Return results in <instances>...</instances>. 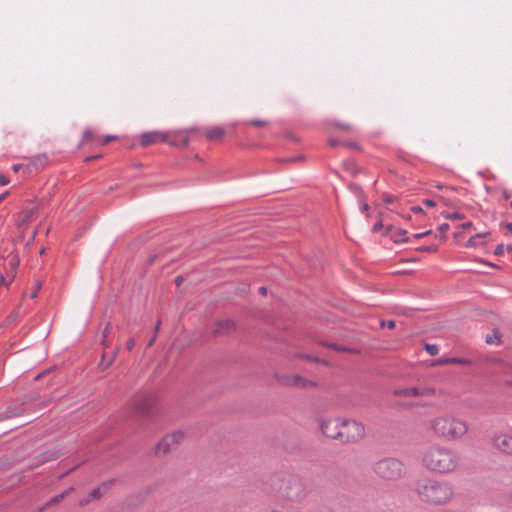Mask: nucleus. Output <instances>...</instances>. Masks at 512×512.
<instances>
[{
	"instance_id": "34",
	"label": "nucleus",
	"mask_w": 512,
	"mask_h": 512,
	"mask_svg": "<svg viewBox=\"0 0 512 512\" xmlns=\"http://www.w3.org/2000/svg\"><path fill=\"white\" fill-rule=\"evenodd\" d=\"M93 138V132L90 129H86L83 133V141H88Z\"/></svg>"
},
{
	"instance_id": "47",
	"label": "nucleus",
	"mask_w": 512,
	"mask_h": 512,
	"mask_svg": "<svg viewBox=\"0 0 512 512\" xmlns=\"http://www.w3.org/2000/svg\"><path fill=\"white\" fill-rule=\"evenodd\" d=\"M110 327H111V325L107 324L106 327L104 328V330H103V337L104 338L108 337V334H109V331H110Z\"/></svg>"
},
{
	"instance_id": "12",
	"label": "nucleus",
	"mask_w": 512,
	"mask_h": 512,
	"mask_svg": "<svg viewBox=\"0 0 512 512\" xmlns=\"http://www.w3.org/2000/svg\"><path fill=\"white\" fill-rule=\"evenodd\" d=\"M169 133L165 132H146L143 133L140 137V143L142 146L147 147L152 144L162 143L168 141Z\"/></svg>"
},
{
	"instance_id": "13",
	"label": "nucleus",
	"mask_w": 512,
	"mask_h": 512,
	"mask_svg": "<svg viewBox=\"0 0 512 512\" xmlns=\"http://www.w3.org/2000/svg\"><path fill=\"white\" fill-rule=\"evenodd\" d=\"M168 143L172 146L185 148L189 144L188 131L180 130L175 132H168Z\"/></svg>"
},
{
	"instance_id": "58",
	"label": "nucleus",
	"mask_w": 512,
	"mask_h": 512,
	"mask_svg": "<svg viewBox=\"0 0 512 512\" xmlns=\"http://www.w3.org/2000/svg\"><path fill=\"white\" fill-rule=\"evenodd\" d=\"M160 325H161V322H160V321H158V322L156 323V325H155V328H154V332H155V334L159 331Z\"/></svg>"
},
{
	"instance_id": "6",
	"label": "nucleus",
	"mask_w": 512,
	"mask_h": 512,
	"mask_svg": "<svg viewBox=\"0 0 512 512\" xmlns=\"http://www.w3.org/2000/svg\"><path fill=\"white\" fill-rule=\"evenodd\" d=\"M339 429V442L344 444L358 442L365 436L364 425L355 420L341 419Z\"/></svg>"
},
{
	"instance_id": "31",
	"label": "nucleus",
	"mask_w": 512,
	"mask_h": 512,
	"mask_svg": "<svg viewBox=\"0 0 512 512\" xmlns=\"http://www.w3.org/2000/svg\"><path fill=\"white\" fill-rule=\"evenodd\" d=\"M42 285L41 282L37 281L35 284V289L30 293V298L35 299L38 295V291L41 289Z\"/></svg>"
},
{
	"instance_id": "45",
	"label": "nucleus",
	"mask_w": 512,
	"mask_h": 512,
	"mask_svg": "<svg viewBox=\"0 0 512 512\" xmlns=\"http://www.w3.org/2000/svg\"><path fill=\"white\" fill-rule=\"evenodd\" d=\"M431 233V230H428V231H425V232H422V233H417L414 235V238H421V237H424V236H427Z\"/></svg>"
},
{
	"instance_id": "4",
	"label": "nucleus",
	"mask_w": 512,
	"mask_h": 512,
	"mask_svg": "<svg viewBox=\"0 0 512 512\" xmlns=\"http://www.w3.org/2000/svg\"><path fill=\"white\" fill-rule=\"evenodd\" d=\"M431 428L435 435L447 441L459 440L468 431L467 423L464 420L449 415L433 418Z\"/></svg>"
},
{
	"instance_id": "10",
	"label": "nucleus",
	"mask_w": 512,
	"mask_h": 512,
	"mask_svg": "<svg viewBox=\"0 0 512 512\" xmlns=\"http://www.w3.org/2000/svg\"><path fill=\"white\" fill-rule=\"evenodd\" d=\"M154 405V398L152 395H144L136 398L133 402V410L136 414L148 417L151 414Z\"/></svg>"
},
{
	"instance_id": "3",
	"label": "nucleus",
	"mask_w": 512,
	"mask_h": 512,
	"mask_svg": "<svg viewBox=\"0 0 512 512\" xmlns=\"http://www.w3.org/2000/svg\"><path fill=\"white\" fill-rule=\"evenodd\" d=\"M271 487L281 497L292 501L302 502L308 496L306 481L295 474L278 473L271 478Z\"/></svg>"
},
{
	"instance_id": "64",
	"label": "nucleus",
	"mask_w": 512,
	"mask_h": 512,
	"mask_svg": "<svg viewBox=\"0 0 512 512\" xmlns=\"http://www.w3.org/2000/svg\"><path fill=\"white\" fill-rule=\"evenodd\" d=\"M506 228L512 232V223H507Z\"/></svg>"
},
{
	"instance_id": "57",
	"label": "nucleus",
	"mask_w": 512,
	"mask_h": 512,
	"mask_svg": "<svg viewBox=\"0 0 512 512\" xmlns=\"http://www.w3.org/2000/svg\"><path fill=\"white\" fill-rule=\"evenodd\" d=\"M8 194H9V192H8V191H6V192L2 193V194L0 195V202H1L2 200H4V199L7 197V195H8Z\"/></svg>"
},
{
	"instance_id": "39",
	"label": "nucleus",
	"mask_w": 512,
	"mask_h": 512,
	"mask_svg": "<svg viewBox=\"0 0 512 512\" xmlns=\"http://www.w3.org/2000/svg\"><path fill=\"white\" fill-rule=\"evenodd\" d=\"M10 265H11V268L12 269H16L19 265V260L17 258V256H13L10 260Z\"/></svg>"
},
{
	"instance_id": "8",
	"label": "nucleus",
	"mask_w": 512,
	"mask_h": 512,
	"mask_svg": "<svg viewBox=\"0 0 512 512\" xmlns=\"http://www.w3.org/2000/svg\"><path fill=\"white\" fill-rule=\"evenodd\" d=\"M183 437L184 434L181 431H176L164 436L156 447L157 453L166 454L170 452Z\"/></svg>"
},
{
	"instance_id": "20",
	"label": "nucleus",
	"mask_w": 512,
	"mask_h": 512,
	"mask_svg": "<svg viewBox=\"0 0 512 512\" xmlns=\"http://www.w3.org/2000/svg\"><path fill=\"white\" fill-rule=\"evenodd\" d=\"M487 344L497 345L501 342V334L497 330H493L492 334H488L485 338Z\"/></svg>"
},
{
	"instance_id": "5",
	"label": "nucleus",
	"mask_w": 512,
	"mask_h": 512,
	"mask_svg": "<svg viewBox=\"0 0 512 512\" xmlns=\"http://www.w3.org/2000/svg\"><path fill=\"white\" fill-rule=\"evenodd\" d=\"M373 471L383 480L396 481L406 474V467L400 459L386 457L374 463Z\"/></svg>"
},
{
	"instance_id": "29",
	"label": "nucleus",
	"mask_w": 512,
	"mask_h": 512,
	"mask_svg": "<svg viewBox=\"0 0 512 512\" xmlns=\"http://www.w3.org/2000/svg\"><path fill=\"white\" fill-rule=\"evenodd\" d=\"M334 125L337 126L340 129H342V130H345V131H351L353 129V126L351 124H348V123L336 122V123H334Z\"/></svg>"
},
{
	"instance_id": "7",
	"label": "nucleus",
	"mask_w": 512,
	"mask_h": 512,
	"mask_svg": "<svg viewBox=\"0 0 512 512\" xmlns=\"http://www.w3.org/2000/svg\"><path fill=\"white\" fill-rule=\"evenodd\" d=\"M493 448L501 453L512 455V432L510 429L495 431L491 437Z\"/></svg>"
},
{
	"instance_id": "41",
	"label": "nucleus",
	"mask_w": 512,
	"mask_h": 512,
	"mask_svg": "<svg viewBox=\"0 0 512 512\" xmlns=\"http://www.w3.org/2000/svg\"><path fill=\"white\" fill-rule=\"evenodd\" d=\"M134 345H135V341H134V339H133V338H130V339L127 341V343H126V348H127L128 350H132V349H133V347H134Z\"/></svg>"
},
{
	"instance_id": "62",
	"label": "nucleus",
	"mask_w": 512,
	"mask_h": 512,
	"mask_svg": "<svg viewBox=\"0 0 512 512\" xmlns=\"http://www.w3.org/2000/svg\"><path fill=\"white\" fill-rule=\"evenodd\" d=\"M20 168H21V165H20V164H15V165L13 166V170H14L15 172H18Z\"/></svg>"
},
{
	"instance_id": "15",
	"label": "nucleus",
	"mask_w": 512,
	"mask_h": 512,
	"mask_svg": "<svg viewBox=\"0 0 512 512\" xmlns=\"http://www.w3.org/2000/svg\"><path fill=\"white\" fill-rule=\"evenodd\" d=\"M114 480L111 479L109 481L103 482L100 486L94 488L90 493L89 496L92 500L100 498L113 484Z\"/></svg>"
},
{
	"instance_id": "38",
	"label": "nucleus",
	"mask_w": 512,
	"mask_h": 512,
	"mask_svg": "<svg viewBox=\"0 0 512 512\" xmlns=\"http://www.w3.org/2000/svg\"><path fill=\"white\" fill-rule=\"evenodd\" d=\"M449 229V225L447 223H443L442 225L439 226L438 230L440 231V234H441V237L444 238V234L446 233V231Z\"/></svg>"
},
{
	"instance_id": "60",
	"label": "nucleus",
	"mask_w": 512,
	"mask_h": 512,
	"mask_svg": "<svg viewBox=\"0 0 512 512\" xmlns=\"http://www.w3.org/2000/svg\"><path fill=\"white\" fill-rule=\"evenodd\" d=\"M381 226H382L381 223L374 224L373 231H377Z\"/></svg>"
},
{
	"instance_id": "36",
	"label": "nucleus",
	"mask_w": 512,
	"mask_h": 512,
	"mask_svg": "<svg viewBox=\"0 0 512 512\" xmlns=\"http://www.w3.org/2000/svg\"><path fill=\"white\" fill-rule=\"evenodd\" d=\"M341 145L349 147V148H353V149H360L359 145L353 141L342 142Z\"/></svg>"
},
{
	"instance_id": "43",
	"label": "nucleus",
	"mask_w": 512,
	"mask_h": 512,
	"mask_svg": "<svg viewBox=\"0 0 512 512\" xmlns=\"http://www.w3.org/2000/svg\"><path fill=\"white\" fill-rule=\"evenodd\" d=\"M115 139H116L115 135H106L104 138L103 144H107L108 142L115 140Z\"/></svg>"
},
{
	"instance_id": "51",
	"label": "nucleus",
	"mask_w": 512,
	"mask_h": 512,
	"mask_svg": "<svg viewBox=\"0 0 512 512\" xmlns=\"http://www.w3.org/2000/svg\"><path fill=\"white\" fill-rule=\"evenodd\" d=\"M251 124L255 125V126H262L265 123L263 121H260V120H253V121H251Z\"/></svg>"
},
{
	"instance_id": "54",
	"label": "nucleus",
	"mask_w": 512,
	"mask_h": 512,
	"mask_svg": "<svg viewBox=\"0 0 512 512\" xmlns=\"http://www.w3.org/2000/svg\"><path fill=\"white\" fill-rule=\"evenodd\" d=\"M503 198L505 200H509L510 199V193L506 190L503 191Z\"/></svg>"
},
{
	"instance_id": "21",
	"label": "nucleus",
	"mask_w": 512,
	"mask_h": 512,
	"mask_svg": "<svg viewBox=\"0 0 512 512\" xmlns=\"http://www.w3.org/2000/svg\"><path fill=\"white\" fill-rule=\"evenodd\" d=\"M489 233L488 232H485V233H478L472 237H470L468 239V241L466 242V247H475V246H478L480 245V239L485 237L486 235H488Z\"/></svg>"
},
{
	"instance_id": "18",
	"label": "nucleus",
	"mask_w": 512,
	"mask_h": 512,
	"mask_svg": "<svg viewBox=\"0 0 512 512\" xmlns=\"http://www.w3.org/2000/svg\"><path fill=\"white\" fill-rule=\"evenodd\" d=\"M61 453L59 451H47L40 455L37 465L43 464L59 458Z\"/></svg>"
},
{
	"instance_id": "25",
	"label": "nucleus",
	"mask_w": 512,
	"mask_h": 512,
	"mask_svg": "<svg viewBox=\"0 0 512 512\" xmlns=\"http://www.w3.org/2000/svg\"><path fill=\"white\" fill-rule=\"evenodd\" d=\"M407 231L406 230H398L397 232H395L392 236L394 242L396 243H403V242H407L408 241V238L405 237Z\"/></svg>"
},
{
	"instance_id": "50",
	"label": "nucleus",
	"mask_w": 512,
	"mask_h": 512,
	"mask_svg": "<svg viewBox=\"0 0 512 512\" xmlns=\"http://www.w3.org/2000/svg\"><path fill=\"white\" fill-rule=\"evenodd\" d=\"M183 280H184V279H183V277H182V276H177V277L175 278V283H176V285H177V286H180V285H181V283L183 282Z\"/></svg>"
},
{
	"instance_id": "42",
	"label": "nucleus",
	"mask_w": 512,
	"mask_h": 512,
	"mask_svg": "<svg viewBox=\"0 0 512 512\" xmlns=\"http://www.w3.org/2000/svg\"><path fill=\"white\" fill-rule=\"evenodd\" d=\"M341 143H342V142H339L337 139H334V138H331V139H329V141H328V144H329L330 146H332V147H335V146H337V145H339V144H341Z\"/></svg>"
},
{
	"instance_id": "23",
	"label": "nucleus",
	"mask_w": 512,
	"mask_h": 512,
	"mask_svg": "<svg viewBox=\"0 0 512 512\" xmlns=\"http://www.w3.org/2000/svg\"><path fill=\"white\" fill-rule=\"evenodd\" d=\"M118 350H119V348H116L113 355L110 357V360H108L107 362H105V354L102 355V360H101V363L99 364V368L101 370H103V371L106 370L113 363V361L116 358Z\"/></svg>"
},
{
	"instance_id": "49",
	"label": "nucleus",
	"mask_w": 512,
	"mask_h": 512,
	"mask_svg": "<svg viewBox=\"0 0 512 512\" xmlns=\"http://www.w3.org/2000/svg\"><path fill=\"white\" fill-rule=\"evenodd\" d=\"M73 491V487H69L68 489H66L64 492H62L60 495H63V499L68 495L70 494L71 492Z\"/></svg>"
},
{
	"instance_id": "30",
	"label": "nucleus",
	"mask_w": 512,
	"mask_h": 512,
	"mask_svg": "<svg viewBox=\"0 0 512 512\" xmlns=\"http://www.w3.org/2000/svg\"><path fill=\"white\" fill-rule=\"evenodd\" d=\"M18 318V312H12L10 313L7 318H6V322H5V325H9L11 324L12 322H14L16 319Z\"/></svg>"
},
{
	"instance_id": "17",
	"label": "nucleus",
	"mask_w": 512,
	"mask_h": 512,
	"mask_svg": "<svg viewBox=\"0 0 512 512\" xmlns=\"http://www.w3.org/2000/svg\"><path fill=\"white\" fill-rule=\"evenodd\" d=\"M225 130L222 127H212L206 132V137L209 140H217L224 136Z\"/></svg>"
},
{
	"instance_id": "16",
	"label": "nucleus",
	"mask_w": 512,
	"mask_h": 512,
	"mask_svg": "<svg viewBox=\"0 0 512 512\" xmlns=\"http://www.w3.org/2000/svg\"><path fill=\"white\" fill-rule=\"evenodd\" d=\"M287 384L294 385V386H300V387L315 386L314 382L306 380L298 375L293 376L292 379L287 382Z\"/></svg>"
},
{
	"instance_id": "11",
	"label": "nucleus",
	"mask_w": 512,
	"mask_h": 512,
	"mask_svg": "<svg viewBox=\"0 0 512 512\" xmlns=\"http://www.w3.org/2000/svg\"><path fill=\"white\" fill-rule=\"evenodd\" d=\"M340 421L341 418L322 420L320 423V429L323 435L328 438L338 440L340 438Z\"/></svg>"
},
{
	"instance_id": "63",
	"label": "nucleus",
	"mask_w": 512,
	"mask_h": 512,
	"mask_svg": "<svg viewBox=\"0 0 512 512\" xmlns=\"http://www.w3.org/2000/svg\"><path fill=\"white\" fill-rule=\"evenodd\" d=\"M271 512H298V511H295V510H288V511H284V510H272Z\"/></svg>"
},
{
	"instance_id": "24",
	"label": "nucleus",
	"mask_w": 512,
	"mask_h": 512,
	"mask_svg": "<svg viewBox=\"0 0 512 512\" xmlns=\"http://www.w3.org/2000/svg\"><path fill=\"white\" fill-rule=\"evenodd\" d=\"M442 363L468 365V364H470V360H468L466 358L452 357V358H447L446 360L442 361Z\"/></svg>"
},
{
	"instance_id": "61",
	"label": "nucleus",
	"mask_w": 512,
	"mask_h": 512,
	"mask_svg": "<svg viewBox=\"0 0 512 512\" xmlns=\"http://www.w3.org/2000/svg\"><path fill=\"white\" fill-rule=\"evenodd\" d=\"M505 250H507L508 253L512 254V244L511 245H507L505 247Z\"/></svg>"
},
{
	"instance_id": "22",
	"label": "nucleus",
	"mask_w": 512,
	"mask_h": 512,
	"mask_svg": "<svg viewBox=\"0 0 512 512\" xmlns=\"http://www.w3.org/2000/svg\"><path fill=\"white\" fill-rule=\"evenodd\" d=\"M23 409L21 405L9 406L6 411V418L15 417L22 413Z\"/></svg>"
},
{
	"instance_id": "1",
	"label": "nucleus",
	"mask_w": 512,
	"mask_h": 512,
	"mask_svg": "<svg viewBox=\"0 0 512 512\" xmlns=\"http://www.w3.org/2000/svg\"><path fill=\"white\" fill-rule=\"evenodd\" d=\"M413 490L418 500L428 506H446L455 497L454 485L450 481L429 476L417 479Z\"/></svg>"
},
{
	"instance_id": "44",
	"label": "nucleus",
	"mask_w": 512,
	"mask_h": 512,
	"mask_svg": "<svg viewBox=\"0 0 512 512\" xmlns=\"http://www.w3.org/2000/svg\"><path fill=\"white\" fill-rule=\"evenodd\" d=\"M411 211H412L413 213H416V214L423 213V209H422V207H420V206H413V207L411 208Z\"/></svg>"
},
{
	"instance_id": "53",
	"label": "nucleus",
	"mask_w": 512,
	"mask_h": 512,
	"mask_svg": "<svg viewBox=\"0 0 512 512\" xmlns=\"http://www.w3.org/2000/svg\"><path fill=\"white\" fill-rule=\"evenodd\" d=\"M259 292L262 294V295H266L267 293V288L265 286H261L259 288Z\"/></svg>"
},
{
	"instance_id": "46",
	"label": "nucleus",
	"mask_w": 512,
	"mask_h": 512,
	"mask_svg": "<svg viewBox=\"0 0 512 512\" xmlns=\"http://www.w3.org/2000/svg\"><path fill=\"white\" fill-rule=\"evenodd\" d=\"M423 203L428 207H434L436 205L435 202L431 199H425Z\"/></svg>"
},
{
	"instance_id": "32",
	"label": "nucleus",
	"mask_w": 512,
	"mask_h": 512,
	"mask_svg": "<svg viewBox=\"0 0 512 512\" xmlns=\"http://www.w3.org/2000/svg\"><path fill=\"white\" fill-rule=\"evenodd\" d=\"M445 217L448 219H451V220H459V219L463 218V215L458 212H453V213H448L447 215H445Z\"/></svg>"
},
{
	"instance_id": "40",
	"label": "nucleus",
	"mask_w": 512,
	"mask_h": 512,
	"mask_svg": "<svg viewBox=\"0 0 512 512\" xmlns=\"http://www.w3.org/2000/svg\"><path fill=\"white\" fill-rule=\"evenodd\" d=\"M10 180L5 175L0 174V185L4 186L9 184Z\"/></svg>"
},
{
	"instance_id": "48",
	"label": "nucleus",
	"mask_w": 512,
	"mask_h": 512,
	"mask_svg": "<svg viewBox=\"0 0 512 512\" xmlns=\"http://www.w3.org/2000/svg\"><path fill=\"white\" fill-rule=\"evenodd\" d=\"M350 189L355 192V193H361V189L360 187H358L357 185H350Z\"/></svg>"
},
{
	"instance_id": "27",
	"label": "nucleus",
	"mask_w": 512,
	"mask_h": 512,
	"mask_svg": "<svg viewBox=\"0 0 512 512\" xmlns=\"http://www.w3.org/2000/svg\"><path fill=\"white\" fill-rule=\"evenodd\" d=\"M424 348L427 351V353L429 355H431V356H435L439 352V348H438V346L436 344H428V343H426L424 345Z\"/></svg>"
},
{
	"instance_id": "14",
	"label": "nucleus",
	"mask_w": 512,
	"mask_h": 512,
	"mask_svg": "<svg viewBox=\"0 0 512 512\" xmlns=\"http://www.w3.org/2000/svg\"><path fill=\"white\" fill-rule=\"evenodd\" d=\"M235 329V323L230 319H224L217 321L213 328V334L223 335L227 334Z\"/></svg>"
},
{
	"instance_id": "35",
	"label": "nucleus",
	"mask_w": 512,
	"mask_h": 512,
	"mask_svg": "<svg viewBox=\"0 0 512 512\" xmlns=\"http://www.w3.org/2000/svg\"><path fill=\"white\" fill-rule=\"evenodd\" d=\"M420 251L435 252L437 250L436 245L422 246L419 248Z\"/></svg>"
},
{
	"instance_id": "19",
	"label": "nucleus",
	"mask_w": 512,
	"mask_h": 512,
	"mask_svg": "<svg viewBox=\"0 0 512 512\" xmlns=\"http://www.w3.org/2000/svg\"><path fill=\"white\" fill-rule=\"evenodd\" d=\"M48 156L46 154H39L32 158V165L36 168L44 167L48 163Z\"/></svg>"
},
{
	"instance_id": "59",
	"label": "nucleus",
	"mask_w": 512,
	"mask_h": 512,
	"mask_svg": "<svg viewBox=\"0 0 512 512\" xmlns=\"http://www.w3.org/2000/svg\"><path fill=\"white\" fill-rule=\"evenodd\" d=\"M368 209H369V206H368V204H366V203H364V204L361 206V210H362L363 212L367 211Z\"/></svg>"
},
{
	"instance_id": "52",
	"label": "nucleus",
	"mask_w": 512,
	"mask_h": 512,
	"mask_svg": "<svg viewBox=\"0 0 512 512\" xmlns=\"http://www.w3.org/2000/svg\"><path fill=\"white\" fill-rule=\"evenodd\" d=\"M92 499L90 498V496H88L86 499H83L80 501V505L84 506L86 504H88Z\"/></svg>"
},
{
	"instance_id": "56",
	"label": "nucleus",
	"mask_w": 512,
	"mask_h": 512,
	"mask_svg": "<svg viewBox=\"0 0 512 512\" xmlns=\"http://www.w3.org/2000/svg\"><path fill=\"white\" fill-rule=\"evenodd\" d=\"M471 226H472V223H471V222H466V223H463V224H462V228H463V229H467V228H469V227H471Z\"/></svg>"
},
{
	"instance_id": "33",
	"label": "nucleus",
	"mask_w": 512,
	"mask_h": 512,
	"mask_svg": "<svg viewBox=\"0 0 512 512\" xmlns=\"http://www.w3.org/2000/svg\"><path fill=\"white\" fill-rule=\"evenodd\" d=\"M380 325H381V327L386 326V327H388L389 329H393V328L395 327V325H396V322H395L394 320H389V321H387V322H385V321H381V322H380Z\"/></svg>"
},
{
	"instance_id": "28",
	"label": "nucleus",
	"mask_w": 512,
	"mask_h": 512,
	"mask_svg": "<svg viewBox=\"0 0 512 512\" xmlns=\"http://www.w3.org/2000/svg\"><path fill=\"white\" fill-rule=\"evenodd\" d=\"M63 499V495H56L54 497H52L40 510H44L46 507L50 506V505H54L58 502H60L61 500Z\"/></svg>"
},
{
	"instance_id": "2",
	"label": "nucleus",
	"mask_w": 512,
	"mask_h": 512,
	"mask_svg": "<svg viewBox=\"0 0 512 512\" xmlns=\"http://www.w3.org/2000/svg\"><path fill=\"white\" fill-rule=\"evenodd\" d=\"M421 462L428 471L446 475L454 473L458 469L460 456L449 447L431 445L423 450Z\"/></svg>"
},
{
	"instance_id": "55",
	"label": "nucleus",
	"mask_w": 512,
	"mask_h": 512,
	"mask_svg": "<svg viewBox=\"0 0 512 512\" xmlns=\"http://www.w3.org/2000/svg\"><path fill=\"white\" fill-rule=\"evenodd\" d=\"M155 340H156V335H154V336L152 337V339H151V340H149V342H148V344H147V347H151V346L154 344Z\"/></svg>"
},
{
	"instance_id": "37",
	"label": "nucleus",
	"mask_w": 512,
	"mask_h": 512,
	"mask_svg": "<svg viewBox=\"0 0 512 512\" xmlns=\"http://www.w3.org/2000/svg\"><path fill=\"white\" fill-rule=\"evenodd\" d=\"M505 252V246L503 244H499L496 246L494 254L495 255H503Z\"/></svg>"
},
{
	"instance_id": "26",
	"label": "nucleus",
	"mask_w": 512,
	"mask_h": 512,
	"mask_svg": "<svg viewBox=\"0 0 512 512\" xmlns=\"http://www.w3.org/2000/svg\"><path fill=\"white\" fill-rule=\"evenodd\" d=\"M323 345L330 347L336 351H340V352H356L355 350L348 349L342 345H338L335 343H323Z\"/></svg>"
},
{
	"instance_id": "9",
	"label": "nucleus",
	"mask_w": 512,
	"mask_h": 512,
	"mask_svg": "<svg viewBox=\"0 0 512 512\" xmlns=\"http://www.w3.org/2000/svg\"><path fill=\"white\" fill-rule=\"evenodd\" d=\"M435 394L433 387H410L400 388L394 391V395L398 397H429Z\"/></svg>"
}]
</instances>
